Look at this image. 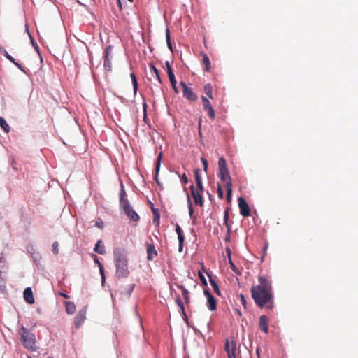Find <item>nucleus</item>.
Segmentation results:
<instances>
[{"instance_id": "nucleus-1", "label": "nucleus", "mask_w": 358, "mask_h": 358, "mask_svg": "<svg viewBox=\"0 0 358 358\" xmlns=\"http://www.w3.org/2000/svg\"><path fill=\"white\" fill-rule=\"evenodd\" d=\"M258 280L259 285L251 288L252 297L260 308L267 305L268 308H272L273 296L271 282L263 276H259Z\"/></svg>"}, {"instance_id": "nucleus-2", "label": "nucleus", "mask_w": 358, "mask_h": 358, "mask_svg": "<svg viewBox=\"0 0 358 358\" xmlns=\"http://www.w3.org/2000/svg\"><path fill=\"white\" fill-rule=\"evenodd\" d=\"M219 177L223 182H226L227 199L228 202L231 201L232 194V183L231 177L227 168V162L224 157H220L218 162Z\"/></svg>"}, {"instance_id": "nucleus-3", "label": "nucleus", "mask_w": 358, "mask_h": 358, "mask_svg": "<svg viewBox=\"0 0 358 358\" xmlns=\"http://www.w3.org/2000/svg\"><path fill=\"white\" fill-rule=\"evenodd\" d=\"M114 262L116 266V275L118 278H125L129 271L127 268V259L124 251L120 250L114 252Z\"/></svg>"}, {"instance_id": "nucleus-4", "label": "nucleus", "mask_w": 358, "mask_h": 358, "mask_svg": "<svg viewBox=\"0 0 358 358\" xmlns=\"http://www.w3.org/2000/svg\"><path fill=\"white\" fill-rule=\"evenodd\" d=\"M19 334L22 345L26 349L31 351H36L38 349L36 345V336L33 333L22 326L19 331Z\"/></svg>"}, {"instance_id": "nucleus-5", "label": "nucleus", "mask_w": 358, "mask_h": 358, "mask_svg": "<svg viewBox=\"0 0 358 358\" xmlns=\"http://www.w3.org/2000/svg\"><path fill=\"white\" fill-rule=\"evenodd\" d=\"M120 207L123 209L124 212L128 216L130 220L136 222L139 220L138 215L131 206L129 201H123V204L121 205Z\"/></svg>"}, {"instance_id": "nucleus-6", "label": "nucleus", "mask_w": 358, "mask_h": 358, "mask_svg": "<svg viewBox=\"0 0 358 358\" xmlns=\"http://www.w3.org/2000/svg\"><path fill=\"white\" fill-rule=\"evenodd\" d=\"M180 85L183 89V95L185 98L192 101H195L197 99V96L194 94L192 89L189 87L185 82H180Z\"/></svg>"}, {"instance_id": "nucleus-7", "label": "nucleus", "mask_w": 358, "mask_h": 358, "mask_svg": "<svg viewBox=\"0 0 358 358\" xmlns=\"http://www.w3.org/2000/svg\"><path fill=\"white\" fill-rule=\"evenodd\" d=\"M224 348L227 352L228 358H236V343L234 341L229 342V341L227 339Z\"/></svg>"}, {"instance_id": "nucleus-8", "label": "nucleus", "mask_w": 358, "mask_h": 358, "mask_svg": "<svg viewBox=\"0 0 358 358\" xmlns=\"http://www.w3.org/2000/svg\"><path fill=\"white\" fill-rule=\"evenodd\" d=\"M238 201L241 215H243V217L250 216V209L246 201L243 198L239 197Z\"/></svg>"}, {"instance_id": "nucleus-9", "label": "nucleus", "mask_w": 358, "mask_h": 358, "mask_svg": "<svg viewBox=\"0 0 358 358\" xmlns=\"http://www.w3.org/2000/svg\"><path fill=\"white\" fill-rule=\"evenodd\" d=\"M204 294L207 297V307L208 308L213 311L217 308V302L215 297L206 289L204 290Z\"/></svg>"}, {"instance_id": "nucleus-10", "label": "nucleus", "mask_w": 358, "mask_h": 358, "mask_svg": "<svg viewBox=\"0 0 358 358\" xmlns=\"http://www.w3.org/2000/svg\"><path fill=\"white\" fill-rule=\"evenodd\" d=\"M190 189H191L192 196L194 199V201L195 204L202 206L203 204V197H202L203 192H201L199 191H196L194 185H191Z\"/></svg>"}, {"instance_id": "nucleus-11", "label": "nucleus", "mask_w": 358, "mask_h": 358, "mask_svg": "<svg viewBox=\"0 0 358 358\" xmlns=\"http://www.w3.org/2000/svg\"><path fill=\"white\" fill-rule=\"evenodd\" d=\"M201 100L203 102L204 110L208 112V115L211 119H214L215 117V113L209 100L203 96H201Z\"/></svg>"}, {"instance_id": "nucleus-12", "label": "nucleus", "mask_w": 358, "mask_h": 358, "mask_svg": "<svg viewBox=\"0 0 358 358\" xmlns=\"http://www.w3.org/2000/svg\"><path fill=\"white\" fill-rule=\"evenodd\" d=\"M111 52H112L111 46H108L105 50V58H104L103 65L106 68H108V70L111 69V58L110 57Z\"/></svg>"}, {"instance_id": "nucleus-13", "label": "nucleus", "mask_w": 358, "mask_h": 358, "mask_svg": "<svg viewBox=\"0 0 358 358\" xmlns=\"http://www.w3.org/2000/svg\"><path fill=\"white\" fill-rule=\"evenodd\" d=\"M24 299L29 304H33L34 303V298L31 287H27L23 293Z\"/></svg>"}, {"instance_id": "nucleus-14", "label": "nucleus", "mask_w": 358, "mask_h": 358, "mask_svg": "<svg viewBox=\"0 0 358 358\" xmlns=\"http://www.w3.org/2000/svg\"><path fill=\"white\" fill-rule=\"evenodd\" d=\"M268 320L266 315H262L259 317V327L262 331L267 334L268 331Z\"/></svg>"}, {"instance_id": "nucleus-15", "label": "nucleus", "mask_w": 358, "mask_h": 358, "mask_svg": "<svg viewBox=\"0 0 358 358\" xmlns=\"http://www.w3.org/2000/svg\"><path fill=\"white\" fill-rule=\"evenodd\" d=\"M85 311L80 310L75 317V324L77 328L80 327L85 320Z\"/></svg>"}, {"instance_id": "nucleus-16", "label": "nucleus", "mask_w": 358, "mask_h": 358, "mask_svg": "<svg viewBox=\"0 0 358 358\" xmlns=\"http://www.w3.org/2000/svg\"><path fill=\"white\" fill-rule=\"evenodd\" d=\"M162 159V152H161L159 153V155L157 157L156 163H155V175H156L155 180L158 185H159V182L158 181L157 176H158V173H159V171L160 169Z\"/></svg>"}, {"instance_id": "nucleus-17", "label": "nucleus", "mask_w": 358, "mask_h": 358, "mask_svg": "<svg viewBox=\"0 0 358 358\" xmlns=\"http://www.w3.org/2000/svg\"><path fill=\"white\" fill-rule=\"evenodd\" d=\"M92 257H93V259H94V262L98 265L99 266V271H100V274L101 275V281H102V283L104 282L105 281V279H106V277H105V274H104V269H103V266L102 265V264L99 262L98 257L95 255H92Z\"/></svg>"}, {"instance_id": "nucleus-18", "label": "nucleus", "mask_w": 358, "mask_h": 358, "mask_svg": "<svg viewBox=\"0 0 358 358\" xmlns=\"http://www.w3.org/2000/svg\"><path fill=\"white\" fill-rule=\"evenodd\" d=\"M148 259L152 260L157 255L155 247L152 245H148L147 246Z\"/></svg>"}, {"instance_id": "nucleus-19", "label": "nucleus", "mask_w": 358, "mask_h": 358, "mask_svg": "<svg viewBox=\"0 0 358 358\" xmlns=\"http://www.w3.org/2000/svg\"><path fill=\"white\" fill-rule=\"evenodd\" d=\"M94 252H96L99 254H101V255L105 254V252H106L105 246L101 240H99L97 241V243L95 245V247L94 248Z\"/></svg>"}, {"instance_id": "nucleus-20", "label": "nucleus", "mask_w": 358, "mask_h": 358, "mask_svg": "<svg viewBox=\"0 0 358 358\" xmlns=\"http://www.w3.org/2000/svg\"><path fill=\"white\" fill-rule=\"evenodd\" d=\"M65 309L68 314L73 315L76 311V305L73 302L66 301Z\"/></svg>"}, {"instance_id": "nucleus-21", "label": "nucleus", "mask_w": 358, "mask_h": 358, "mask_svg": "<svg viewBox=\"0 0 358 358\" xmlns=\"http://www.w3.org/2000/svg\"><path fill=\"white\" fill-rule=\"evenodd\" d=\"M178 287L180 289H181V291L182 292L183 298H184V299L185 301V303L187 304H189V302H190V297H189V295L188 290L183 285H178Z\"/></svg>"}, {"instance_id": "nucleus-22", "label": "nucleus", "mask_w": 358, "mask_h": 358, "mask_svg": "<svg viewBox=\"0 0 358 358\" xmlns=\"http://www.w3.org/2000/svg\"><path fill=\"white\" fill-rule=\"evenodd\" d=\"M165 66L166 67V71L167 74L169 78L170 81H173V80H176L175 75L171 68L170 64L169 61H166Z\"/></svg>"}, {"instance_id": "nucleus-23", "label": "nucleus", "mask_w": 358, "mask_h": 358, "mask_svg": "<svg viewBox=\"0 0 358 358\" xmlns=\"http://www.w3.org/2000/svg\"><path fill=\"white\" fill-rule=\"evenodd\" d=\"M150 67L151 69V73L155 76V78L157 79L159 83H162V80L159 76V71L153 64H150Z\"/></svg>"}, {"instance_id": "nucleus-24", "label": "nucleus", "mask_w": 358, "mask_h": 358, "mask_svg": "<svg viewBox=\"0 0 358 358\" xmlns=\"http://www.w3.org/2000/svg\"><path fill=\"white\" fill-rule=\"evenodd\" d=\"M127 194L124 188V185L122 183H121V189L120 192V206L123 204V201H128V199L126 198Z\"/></svg>"}, {"instance_id": "nucleus-25", "label": "nucleus", "mask_w": 358, "mask_h": 358, "mask_svg": "<svg viewBox=\"0 0 358 358\" xmlns=\"http://www.w3.org/2000/svg\"><path fill=\"white\" fill-rule=\"evenodd\" d=\"M187 203H188V210H189V217L192 219L194 220L195 217L194 216V210H193L192 203L191 199H190L188 193H187Z\"/></svg>"}, {"instance_id": "nucleus-26", "label": "nucleus", "mask_w": 358, "mask_h": 358, "mask_svg": "<svg viewBox=\"0 0 358 358\" xmlns=\"http://www.w3.org/2000/svg\"><path fill=\"white\" fill-rule=\"evenodd\" d=\"M130 76H131V78L132 85H133V88H134V94H136V92H137V90H138L137 79H136V76H135V74L134 73H131L130 74Z\"/></svg>"}, {"instance_id": "nucleus-27", "label": "nucleus", "mask_w": 358, "mask_h": 358, "mask_svg": "<svg viewBox=\"0 0 358 358\" xmlns=\"http://www.w3.org/2000/svg\"><path fill=\"white\" fill-rule=\"evenodd\" d=\"M0 126L1 127L2 129H3V130L6 132H9L10 127L7 124L6 120L3 117H0Z\"/></svg>"}, {"instance_id": "nucleus-28", "label": "nucleus", "mask_w": 358, "mask_h": 358, "mask_svg": "<svg viewBox=\"0 0 358 358\" xmlns=\"http://www.w3.org/2000/svg\"><path fill=\"white\" fill-rule=\"evenodd\" d=\"M0 53L12 63L15 60L4 48H0Z\"/></svg>"}, {"instance_id": "nucleus-29", "label": "nucleus", "mask_w": 358, "mask_h": 358, "mask_svg": "<svg viewBox=\"0 0 358 358\" xmlns=\"http://www.w3.org/2000/svg\"><path fill=\"white\" fill-rule=\"evenodd\" d=\"M176 302L177 305L178 306V307L180 308V311L182 313V315H184L185 316V307H184V305L182 303V299H180V296H178L176 297Z\"/></svg>"}, {"instance_id": "nucleus-30", "label": "nucleus", "mask_w": 358, "mask_h": 358, "mask_svg": "<svg viewBox=\"0 0 358 358\" xmlns=\"http://www.w3.org/2000/svg\"><path fill=\"white\" fill-rule=\"evenodd\" d=\"M210 285L211 286L213 287V290L214 292L217 294V295H220L221 293H220V290L219 289V286L216 283V282L212 279H210Z\"/></svg>"}, {"instance_id": "nucleus-31", "label": "nucleus", "mask_w": 358, "mask_h": 358, "mask_svg": "<svg viewBox=\"0 0 358 358\" xmlns=\"http://www.w3.org/2000/svg\"><path fill=\"white\" fill-rule=\"evenodd\" d=\"M204 91L210 99H213L212 87L210 84H207L204 86Z\"/></svg>"}, {"instance_id": "nucleus-32", "label": "nucleus", "mask_w": 358, "mask_h": 358, "mask_svg": "<svg viewBox=\"0 0 358 358\" xmlns=\"http://www.w3.org/2000/svg\"><path fill=\"white\" fill-rule=\"evenodd\" d=\"M203 62L206 65V71H209L210 62L208 57L206 55H204L203 58Z\"/></svg>"}, {"instance_id": "nucleus-33", "label": "nucleus", "mask_w": 358, "mask_h": 358, "mask_svg": "<svg viewBox=\"0 0 358 358\" xmlns=\"http://www.w3.org/2000/svg\"><path fill=\"white\" fill-rule=\"evenodd\" d=\"M52 252L55 255H57L59 253V243L58 242H54L52 245Z\"/></svg>"}, {"instance_id": "nucleus-34", "label": "nucleus", "mask_w": 358, "mask_h": 358, "mask_svg": "<svg viewBox=\"0 0 358 358\" xmlns=\"http://www.w3.org/2000/svg\"><path fill=\"white\" fill-rule=\"evenodd\" d=\"M194 176H195V180H196V182H197L198 181H201V177L200 176V170L199 169H196L194 171Z\"/></svg>"}, {"instance_id": "nucleus-35", "label": "nucleus", "mask_w": 358, "mask_h": 358, "mask_svg": "<svg viewBox=\"0 0 358 358\" xmlns=\"http://www.w3.org/2000/svg\"><path fill=\"white\" fill-rule=\"evenodd\" d=\"M217 196L220 199H222L224 196L223 191L220 184H217Z\"/></svg>"}, {"instance_id": "nucleus-36", "label": "nucleus", "mask_w": 358, "mask_h": 358, "mask_svg": "<svg viewBox=\"0 0 358 358\" xmlns=\"http://www.w3.org/2000/svg\"><path fill=\"white\" fill-rule=\"evenodd\" d=\"M238 298L240 299V302L243 305V306L246 308V300L244 297V296L241 294L239 296H238Z\"/></svg>"}, {"instance_id": "nucleus-37", "label": "nucleus", "mask_w": 358, "mask_h": 358, "mask_svg": "<svg viewBox=\"0 0 358 358\" xmlns=\"http://www.w3.org/2000/svg\"><path fill=\"white\" fill-rule=\"evenodd\" d=\"M196 183V185H197V187H198V189H196V191H199L201 192H203V186L202 180L201 181H198Z\"/></svg>"}, {"instance_id": "nucleus-38", "label": "nucleus", "mask_w": 358, "mask_h": 358, "mask_svg": "<svg viewBox=\"0 0 358 358\" xmlns=\"http://www.w3.org/2000/svg\"><path fill=\"white\" fill-rule=\"evenodd\" d=\"M96 226L99 229H103L104 223L101 219H98L96 222Z\"/></svg>"}, {"instance_id": "nucleus-39", "label": "nucleus", "mask_w": 358, "mask_h": 358, "mask_svg": "<svg viewBox=\"0 0 358 358\" xmlns=\"http://www.w3.org/2000/svg\"><path fill=\"white\" fill-rule=\"evenodd\" d=\"M170 83L171 84V86H172L173 90H174V92L176 93H178V87L176 86V83H177L176 80H173V81H170Z\"/></svg>"}, {"instance_id": "nucleus-40", "label": "nucleus", "mask_w": 358, "mask_h": 358, "mask_svg": "<svg viewBox=\"0 0 358 358\" xmlns=\"http://www.w3.org/2000/svg\"><path fill=\"white\" fill-rule=\"evenodd\" d=\"M229 261L231 269L234 271H236V268L234 264L233 263V262L231 261V256H230V251L229 250Z\"/></svg>"}, {"instance_id": "nucleus-41", "label": "nucleus", "mask_w": 358, "mask_h": 358, "mask_svg": "<svg viewBox=\"0 0 358 358\" xmlns=\"http://www.w3.org/2000/svg\"><path fill=\"white\" fill-rule=\"evenodd\" d=\"M201 162H202V164H203V169H204V171L206 172V171H207V169H208V162H207V161H206L204 158H203V157H201Z\"/></svg>"}, {"instance_id": "nucleus-42", "label": "nucleus", "mask_w": 358, "mask_h": 358, "mask_svg": "<svg viewBox=\"0 0 358 358\" xmlns=\"http://www.w3.org/2000/svg\"><path fill=\"white\" fill-rule=\"evenodd\" d=\"M13 64H14L22 72L26 73V71H25L24 69L22 67V66L20 64H19L18 62H17L15 60L14 61V62H13Z\"/></svg>"}, {"instance_id": "nucleus-43", "label": "nucleus", "mask_w": 358, "mask_h": 358, "mask_svg": "<svg viewBox=\"0 0 358 358\" xmlns=\"http://www.w3.org/2000/svg\"><path fill=\"white\" fill-rule=\"evenodd\" d=\"M178 238L180 245H183V243L185 241V237H184L183 234H182L178 235Z\"/></svg>"}, {"instance_id": "nucleus-44", "label": "nucleus", "mask_w": 358, "mask_h": 358, "mask_svg": "<svg viewBox=\"0 0 358 358\" xmlns=\"http://www.w3.org/2000/svg\"><path fill=\"white\" fill-rule=\"evenodd\" d=\"M166 43H171L170 33H169V30L168 29H166Z\"/></svg>"}, {"instance_id": "nucleus-45", "label": "nucleus", "mask_w": 358, "mask_h": 358, "mask_svg": "<svg viewBox=\"0 0 358 358\" xmlns=\"http://www.w3.org/2000/svg\"><path fill=\"white\" fill-rule=\"evenodd\" d=\"M176 232L177 233L178 235H180V234H182V231L180 227L178 224H176Z\"/></svg>"}, {"instance_id": "nucleus-46", "label": "nucleus", "mask_w": 358, "mask_h": 358, "mask_svg": "<svg viewBox=\"0 0 358 358\" xmlns=\"http://www.w3.org/2000/svg\"><path fill=\"white\" fill-rule=\"evenodd\" d=\"M181 182L182 183H184V184H187V183L188 179H187V176H185V174H183V176H182Z\"/></svg>"}, {"instance_id": "nucleus-47", "label": "nucleus", "mask_w": 358, "mask_h": 358, "mask_svg": "<svg viewBox=\"0 0 358 358\" xmlns=\"http://www.w3.org/2000/svg\"><path fill=\"white\" fill-rule=\"evenodd\" d=\"M167 45H168L169 49L171 52H173V46H172L171 42V43H167Z\"/></svg>"}, {"instance_id": "nucleus-48", "label": "nucleus", "mask_w": 358, "mask_h": 358, "mask_svg": "<svg viewBox=\"0 0 358 358\" xmlns=\"http://www.w3.org/2000/svg\"><path fill=\"white\" fill-rule=\"evenodd\" d=\"M143 112H146V107H147V104L145 102H144L143 103Z\"/></svg>"}, {"instance_id": "nucleus-49", "label": "nucleus", "mask_w": 358, "mask_h": 358, "mask_svg": "<svg viewBox=\"0 0 358 358\" xmlns=\"http://www.w3.org/2000/svg\"><path fill=\"white\" fill-rule=\"evenodd\" d=\"M182 248H183V245H180L179 244L178 250H179L180 252H181L182 251Z\"/></svg>"}, {"instance_id": "nucleus-50", "label": "nucleus", "mask_w": 358, "mask_h": 358, "mask_svg": "<svg viewBox=\"0 0 358 358\" xmlns=\"http://www.w3.org/2000/svg\"><path fill=\"white\" fill-rule=\"evenodd\" d=\"M200 277L201 278V280H203V283L206 284V279L205 278L203 277V275H202L201 274L200 275Z\"/></svg>"}, {"instance_id": "nucleus-51", "label": "nucleus", "mask_w": 358, "mask_h": 358, "mask_svg": "<svg viewBox=\"0 0 358 358\" xmlns=\"http://www.w3.org/2000/svg\"><path fill=\"white\" fill-rule=\"evenodd\" d=\"M228 218V212L226 211L224 213V220L227 222V220Z\"/></svg>"}, {"instance_id": "nucleus-52", "label": "nucleus", "mask_w": 358, "mask_h": 358, "mask_svg": "<svg viewBox=\"0 0 358 358\" xmlns=\"http://www.w3.org/2000/svg\"><path fill=\"white\" fill-rule=\"evenodd\" d=\"M117 1H118L119 8H120V10H122V3L120 2V0H117Z\"/></svg>"}, {"instance_id": "nucleus-53", "label": "nucleus", "mask_w": 358, "mask_h": 358, "mask_svg": "<svg viewBox=\"0 0 358 358\" xmlns=\"http://www.w3.org/2000/svg\"><path fill=\"white\" fill-rule=\"evenodd\" d=\"M146 118H147L146 112H143V119L145 121Z\"/></svg>"}, {"instance_id": "nucleus-54", "label": "nucleus", "mask_w": 358, "mask_h": 358, "mask_svg": "<svg viewBox=\"0 0 358 358\" xmlns=\"http://www.w3.org/2000/svg\"><path fill=\"white\" fill-rule=\"evenodd\" d=\"M29 37H30V38H31V43H32L33 45H34L35 44H34V42L33 38L31 37V35H29Z\"/></svg>"}, {"instance_id": "nucleus-55", "label": "nucleus", "mask_w": 358, "mask_h": 358, "mask_svg": "<svg viewBox=\"0 0 358 358\" xmlns=\"http://www.w3.org/2000/svg\"><path fill=\"white\" fill-rule=\"evenodd\" d=\"M61 295L64 298H69V296L64 294H61Z\"/></svg>"}, {"instance_id": "nucleus-56", "label": "nucleus", "mask_w": 358, "mask_h": 358, "mask_svg": "<svg viewBox=\"0 0 358 358\" xmlns=\"http://www.w3.org/2000/svg\"><path fill=\"white\" fill-rule=\"evenodd\" d=\"M129 2H133L134 0H128Z\"/></svg>"}, {"instance_id": "nucleus-57", "label": "nucleus", "mask_w": 358, "mask_h": 358, "mask_svg": "<svg viewBox=\"0 0 358 358\" xmlns=\"http://www.w3.org/2000/svg\"><path fill=\"white\" fill-rule=\"evenodd\" d=\"M258 358H260L259 355L258 354Z\"/></svg>"}, {"instance_id": "nucleus-58", "label": "nucleus", "mask_w": 358, "mask_h": 358, "mask_svg": "<svg viewBox=\"0 0 358 358\" xmlns=\"http://www.w3.org/2000/svg\"><path fill=\"white\" fill-rule=\"evenodd\" d=\"M48 358H53V357H48Z\"/></svg>"}]
</instances>
